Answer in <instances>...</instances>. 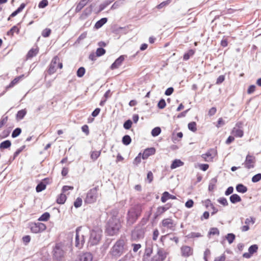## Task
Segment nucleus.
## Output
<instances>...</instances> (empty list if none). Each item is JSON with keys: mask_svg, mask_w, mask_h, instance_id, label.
Returning <instances> with one entry per match:
<instances>
[{"mask_svg": "<svg viewBox=\"0 0 261 261\" xmlns=\"http://www.w3.org/2000/svg\"><path fill=\"white\" fill-rule=\"evenodd\" d=\"M125 244V241L124 239H120L117 241L110 251V254L113 258L117 259L124 253Z\"/></svg>", "mask_w": 261, "mask_h": 261, "instance_id": "nucleus-1", "label": "nucleus"}, {"mask_svg": "<svg viewBox=\"0 0 261 261\" xmlns=\"http://www.w3.org/2000/svg\"><path fill=\"white\" fill-rule=\"evenodd\" d=\"M142 208L141 204H136L133 206L128 211L127 222L129 225L134 223L141 215Z\"/></svg>", "mask_w": 261, "mask_h": 261, "instance_id": "nucleus-2", "label": "nucleus"}, {"mask_svg": "<svg viewBox=\"0 0 261 261\" xmlns=\"http://www.w3.org/2000/svg\"><path fill=\"white\" fill-rule=\"evenodd\" d=\"M89 233V229L82 227H79L76 229L75 246L81 248L85 242V238Z\"/></svg>", "mask_w": 261, "mask_h": 261, "instance_id": "nucleus-3", "label": "nucleus"}, {"mask_svg": "<svg viewBox=\"0 0 261 261\" xmlns=\"http://www.w3.org/2000/svg\"><path fill=\"white\" fill-rule=\"evenodd\" d=\"M121 228V224L119 219L112 217L109 220L106 228V232L110 236L116 234Z\"/></svg>", "mask_w": 261, "mask_h": 261, "instance_id": "nucleus-4", "label": "nucleus"}, {"mask_svg": "<svg viewBox=\"0 0 261 261\" xmlns=\"http://www.w3.org/2000/svg\"><path fill=\"white\" fill-rule=\"evenodd\" d=\"M102 236V231L99 229L92 230L88 242V245L93 246L99 244Z\"/></svg>", "mask_w": 261, "mask_h": 261, "instance_id": "nucleus-5", "label": "nucleus"}, {"mask_svg": "<svg viewBox=\"0 0 261 261\" xmlns=\"http://www.w3.org/2000/svg\"><path fill=\"white\" fill-rule=\"evenodd\" d=\"M98 187H95L90 189L87 193L85 202L89 204L95 202L98 196Z\"/></svg>", "mask_w": 261, "mask_h": 261, "instance_id": "nucleus-6", "label": "nucleus"}, {"mask_svg": "<svg viewBox=\"0 0 261 261\" xmlns=\"http://www.w3.org/2000/svg\"><path fill=\"white\" fill-rule=\"evenodd\" d=\"M57 67L61 69L63 67L62 63L60 62V59L58 56H55L51 60L49 66L48 72L49 74H53L56 71Z\"/></svg>", "mask_w": 261, "mask_h": 261, "instance_id": "nucleus-7", "label": "nucleus"}, {"mask_svg": "<svg viewBox=\"0 0 261 261\" xmlns=\"http://www.w3.org/2000/svg\"><path fill=\"white\" fill-rule=\"evenodd\" d=\"M64 246L60 244H56L54 249V256L57 260H61L64 256Z\"/></svg>", "mask_w": 261, "mask_h": 261, "instance_id": "nucleus-8", "label": "nucleus"}, {"mask_svg": "<svg viewBox=\"0 0 261 261\" xmlns=\"http://www.w3.org/2000/svg\"><path fill=\"white\" fill-rule=\"evenodd\" d=\"M144 230L141 227L137 226L135 227L132 232V239L133 240H136L142 239L144 237Z\"/></svg>", "mask_w": 261, "mask_h": 261, "instance_id": "nucleus-9", "label": "nucleus"}, {"mask_svg": "<svg viewBox=\"0 0 261 261\" xmlns=\"http://www.w3.org/2000/svg\"><path fill=\"white\" fill-rule=\"evenodd\" d=\"M255 163V158L253 155L248 154L247 155L245 161L243 165H244L246 168L250 169L254 168Z\"/></svg>", "mask_w": 261, "mask_h": 261, "instance_id": "nucleus-10", "label": "nucleus"}, {"mask_svg": "<svg viewBox=\"0 0 261 261\" xmlns=\"http://www.w3.org/2000/svg\"><path fill=\"white\" fill-rule=\"evenodd\" d=\"M46 227L42 223L38 222L32 224L31 226V230L33 233H39L45 230Z\"/></svg>", "mask_w": 261, "mask_h": 261, "instance_id": "nucleus-11", "label": "nucleus"}, {"mask_svg": "<svg viewBox=\"0 0 261 261\" xmlns=\"http://www.w3.org/2000/svg\"><path fill=\"white\" fill-rule=\"evenodd\" d=\"M166 257V253L165 251L162 248H159L157 253L152 257L151 261H163Z\"/></svg>", "mask_w": 261, "mask_h": 261, "instance_id": "nucleus-12", "label": "nucleus"}, {"mask_svg": "<svg viewBox=\"0 0 261 261\" xmlns=\"http://www.w3.org/2000/svg\"><path fill=\"white\" fill-rule=\"evenodd\" d=\"M216 151L215 149H210L205 153L202 155V158L206 162H212L216 155Z\"/></svg>", "mask_w": 261, "mask_h": 261, "instance_id": "nucleus-13", "label": "nucleus"}, {"mask_svg": "<svg viewBox=\"0 0 261 261\" xmlns=\"http://www.w3.org/2000/svg\"><path fill=\"white\" fill-rule=\"evenodd\" d=\"M181 255L183 257H187L191 256L193 253V249L188 246H183L180 248Z\"/></svg>", "mask_w": 261, "mask_h": 261, "instance_id": "nucleus-14", "label": "nucleus"}, {"mask_svg": "<svg viewBox=\"0 0 261 261\" xmlns=\"http://www.w3.org/2000/svg\"><path fill=\"white\" fill-rule=\"evenodd\" d=\"M93 255L90 252H85L79 255L76 261H92Z\"/></svg>", "mask_w": 261, "mask_h": 261, "instance_id": "nucleus-15", "label": "nucleus"}, {"mask_svg": "<svg viewBox=\"0 0 261 261\" xmlns=\"http://www.w3.org/2000/svg\"><path fill=\"white\" fill-rule=\"evenodd\" d=\"M258 249V246L257 245H251L248 249V252L244 253L243 254V256L246 258H249L251 255L257 251Z\"/></svg>", "mask_w": 261, "mask_h": 261, "instance_id": "nucleus-16", "label": "nucleus"}, {"mask_svg": "<svg viewBox=\"0 0 261 261\" xmlns=\"http://www.w3.org/2000/svg\"><path fill=\"white\" fill-rule=\"evenodd\" d=\"M162 225L171 230H174V225L173 221L170 218L164 219L162 221Z\"/></svg>", "mask_w": 261, "mask_h": 261, "instance_id": "nucleus-17", "label": "nucleus"}, {"mask_svg": "<svg viewBox=\"0 0 261 261\" xmlns=\"http://www.w3.org/2000/svg\"><path fill=\"white\" fill-rule=\"evenodd\" d=\"M155 152V149L153 147L148 148L146 149L143 154H142V159L145 160L147 159L149 156L153 155Z\"/></svg>", "mask_w": 261, "mask_h": 261, "instance_id": "nucleus-18", "label": "nucleus"}, {"mask_svg": "<svg viewBox=\"0 0 261 261\" xmlns=\"http://www.w3.org/2000/svg\"><path fill=\"white\" fill-rule=\"evenodd\" d=\"M176 199V197L175 196L171 195L168 192H164L162 194V196L161 198V200L163 203L166 202L169 199Z\"/></svg>", "mask_w": 261, "mask_h": 261, "instance_id": "nucleus-19", "label": "nucleus"}, {"mask_svg": "<svg viewBox=\"0 0 261 261\" xmlns=\"http://www.w3.org/2000/svg\"><path fill=\"white\" fill-rule=\"evenodd\" d=\"M124 60V57L123 56H120L118 58H117L115 61L111 65V69L113 70L118 68L122 64V62Z\"/></svg>", "mask_w": 261, "mask_h": 261, "instance_id": "nucleus-20", "label": "nucleus"}, {"mask_svg": "<svg viewBox=\"0 0 261 261\" xmlns=\"http://www.w3.org/2000/svg\"><path fill=\"white\" fill-rule=\"evenodd\" d=\"M204 204L206 208L210 207L213 210V212L211 213L212 215L218 212V209L214 206V204L211 202V201L210 199H206L204 201Z\"/></svg>", "mask_w": 261, "mask_h": 261, "instance_id": "nucleus-21", "label": "nucleus"}, {"mask_svg": "<svg viewBox=\"0 0 261 261\" xmlns=\"http://www.w3.org/2000/svg\"><path fill=\"white\" fill-rule=\"evenodd\" d=\"M91 1V0H81L76 7L75 12H79L88 3Z\"/></svg>", "mask_w": 261, "mask_h": 261, "instance_id": "nucleus-22", "label": "nucleus"}, {"mask_svg": "<svg viewBox=\"0 0 261 261\" xmlns=\"http://www.w3.org/2000/svg\"><path fill=\"white\" fill-rule=\"evenodd\" d=\"M24 77V75H21L15 77L11 82L9 84L8 86L6 87L7 89L11 88L13 87L15 85H16L18 82L21 81Z\"/></svg>", "mask_w": 261, "mask_h": 261, "instance_id": "nucleus-23", "label": "nucleus"}, {"mask_svg": "<svg viewBox=\"0 0 261 261\" xmlns=\"http://www.w3.org/2000/svg\"><path fill=\"white\" fill-rule=\"evenodd\" d=\"M231 134L235 137L238 138H242L244 135V132L243 130L239 128L234 127L231 132Z\"/></svg>", "mask_w": 261, "mask_h": 261, "instance_id": "nucleus-24", "label": "nucleus"}, {"mask_svg": "<svg viewBox=\"0 0 261 261\" xmlns=\"http://www.w3.org/2000/svg\"><path fill=\"white\" fill-rule=\"evenodd\" d=\"M172 204L171 203H167L165 206H159L157 208V213L159 214H162L170 207H171Z\"/></svg>", "mask_w": 261, "mask_h": 261, "instance_id": "nucleus-25", "label": "nucleus"}, {"mask_svg": "<svg viewBox=\"0 0 261 261\" xmlns=\"http://www.w3.org/2000/svg\"><path fill=\"white\" fill-rule=\"evenodd\" d=\"M229 199L230 202L233 204L239 202L242 200L241 197L237 194L231 195Z\"/></svg>", "mask_w": 261, "mask_h": 261, "instance_id": "nucleus-26", "label": "nucleus"}, {"mask_svg": "<svg viewBox=\"0 0 261 261\" xmlns=\"http://www.w3.org/2000/svg\"><path fill=\"white\" fill-rule=\"evenodd\" d=\"M183 165L184 163L180 160L175 159L173 161L170 167L171 169H175L177 167L182 166Z\"/></svg>", "mask_w": 261, "mask_h": 261, "instance_id": "nucleus-27", "label": "nucleus"}, {"mask_svg": "<svg viewBox=\"0 0 261 261\" xmlns=\"http://www.w3.org/2000/svg\"><path fill=\"white\" fill-rule=\"evenodd\" d=\"M101 154V150L92 151L90 152V158L93 161H96Z\"/></svg>", "mask_w": 261, "mask_h": 261, "instance_id": "nucleus-28", "label": "nucleus"}, {"mask_svg": "<svg viewBox=\"0 0 261 261\" xmlns=\"http://www.w3.org/2000/svg\"><path fill=\"white\" fill-rule=\"evenodd\" d=\"M236 190L239 193H245L247 191V188L244 185L240 184L236 186Z\"/></svg>", "mask_w": 261, "mask_h": 261, "instance_id": "nucleus-29", "label": "nucleus"}, {"mask_svg": "<svg viewBox=\"0 0 261 261\" xmlns=\"http://www.w3.org/2000/svg\"><path fill=\"white\" fill-rule=\"evenodd\" d=\"M107 18H102L100 19L99 20L97 21L95 24V28L97 29L100 28L103 24H105L107 22Z\"/></svg>", "mask_w": 261, "mask_h": 261, "instance_id": "nucleus-30", "label": "nucleus"}, {"mask_svg": "<svg viewBox=\"0 0 261 261\" xmlns=\"http://www.w3.org/2000/svg\"><path fill=\"white\" fill-rule=\"evenodd\" d=\"M38 50L37 48H32L29 51L27 55V59L32 58L33 57L36 56V55L38 54Z\"/></svg>", "mask_w": 261, "mask_h": 261, "instance_id": "nucleus-31", "label": "nucleus"}, {"mask_svg": "<svg viewBox=\"0 0 261 261\" xmlns=\"http://www.w3.org/2000/svg\"><path fill=\"white\" fill-rule=\"evenodd\" d=\"M27 114L25 109L19 111L16 114V119L18 120L22 119Z\"/></svg>", "mask_w": 261, "mask_h": 261, "instance_id": "nucleus-32", "label": "nucleus"}, {"mask_svg": "<svg viewBox=\"0 0 261 261\" xmlns=\"http://www.w3.org/2000/svg\"><path fill=\"white\" fill-rule=\"evenodd\" d=\"M217 182V179L216 177L212 178L210 180L209 185H208L209 191H212L214 189Z\"/></svg>", "mask_w": 261, "mask_h": 261, "instance_id": "nucleus-33", "label": "nucleus"}, {"mask_svg": "<svg viewBox=\"0 0 261 261\" xmlns=\"http://www.w3.org/2000/svg\"><path fill=\"white\" fill-rule=\"evenodd\" d=\"M66 200V196L63 193L60 194L57 199V202L59 204H63Z\"/></svg>", "mask_w": 261, "mask_h": 261, "instance_id": "nucleus-34", "label": "nucleus"}, {"mask_svg": "<svg viewBox=\"0 0 261 261\" xmlns=\"http://www.w3.org/2000/svg\"><path fill=\"white\" fill-rule=\"evenodd\" d=\"M195 51L193 49H190L188 51L185 53L183 57V59L187 61L190 59V58L194 55Z\"/></svg>", "mask_w": 261, "mask_h": 261, "instance_id": "nucleus-35", "label": "nucleus"}, {"mask_svg": "<svg viewBox=\"0 0 261 261\" xmlns=\"http://www.w3.org/2000/svg\"><path fill=\"white\" fill-rule=\"evenodd\" d=\"M225 238H226V239L227 240L228 243L229 244H231L234 241V240L236 238V236L233 233H228L226 236Z\"/></svg>", "mask_w": 261, "mask_h": 261, "instance_id": "nucleus-36", "label": "nucleus"}, {"mask_svg": "<svg viewBox=\"0 0 261 261\" xmlns=\"http://www.w3.org/2000/svg\"><path fill=\"white\" fill-rule=\"evenodd\" d=\"M11 143L9 140H6L0 144L1 149H6L10 147Z\"/></svg>", "mask_w": 261, "mask_h": 261, "instance_id": "nucleus-37", "label": "nucleus"}, {"mask_svg": "<svg viewBox=\"0 0 261 261\" xmlns=\"http://www.w3.org/2000/svg\"><path fill=\"white\" fill-rule=\"evenodd\" d=\"M131 141H132L131 138L128 135H125L122 138V143H123V144H124L125 145H129Z\"/></svg>", "mask_w": 261, "mask_h": 261, "instance_id": "nucleus-38", "label": "nucleus"}, {"mask_svg": "<svg viewBox=\"0 0 261 261\" xmlns=\"http://www.w3.org/2000/svg\"><path fill=\"white\" fill-rule=\"evenodd\" d=\"M114 0H108L105 2L103 4H101L99 6V11H101L103 10L106 7H107L109 5H110L111 3H112Z\"/></svg>", "mask_w": 261, "mask_h": 261, "instance_id": "nucleus-39", "label": "nucleus"}, {"mask_svg": "<svg viewBox=\"0 0 261 261\" xmlns=\"http://www.w3.org/2000/svg\"><path fill=\"white\" fill-rule=\"evenodd\" d=\"M161 129L160 127H156L152 130L151 135L153 137H156L158 135H159V134L161 133Z\"/></svg>", "mask_w": 261, "mask_h": 261, "instance_id": "nucleus-40", "label": "nucleus"}, {"mask_svg": "<svg viewBox=\"0 0 261 261\" xmlns=\"http://www.w3.org/2000/svg\"><path fill=\"white\" fill-rule=\"evenodd\" d=\"M188 128L192 131L195 132L197 130L196 123L195 122H191L188 124Z\"/></svg>", "mask_w": 261, "mask_h": 261, "instance_id": "nucleus-41", "label": "nucleus"}, {"mask_svg": "<svg viewBox=\"0 0 261 261\" xmlns=\"http://www.w3.org/2000/svg\"><path fill=\"white\" fill-rule=\"evenodd\" d=\"M49 217V214L47 212H46L41 216V217L38 219V220L42 221H46L48 220Z\"/></svg>", "mask_w": 261, "mask_h": 261, "instance_id": "nucleus-42", "label": "nucleus"}, {"mask_svg": "<svg viewBox=\"0 0 261 261\" xmlns=\"http://www.w3.org/2000/svg\"><path fill=\"white\" fill-rule=\"evenodd\" d=\"M45 188L46 185L41 182L37 186L36 190L37 192H40L44 190Z\"/></svg>", "mask_w": 261, "mask_h": 261, "instance_id": "nucleus-43", "label": "nucleus"}, {"mask_svg": "<svg viewBox=\"0 0 261 261\" xmlns=\"http://www.w3.org/2000/svg\"><path fill=\"white\" fill-rule=\"evenodd\" d=\"M19 29L18 28V27L17 26L15 25V26L13 27L10 29V30L8 32V35L13 36L14 32H16L18 34L19 33Z\"/></svg>", "mask_w": 261, "mask_h": 261, "instance_id": "nucleus-44", "label": "nucleus"}, {"mask_svg": "<svg viewBox=\"0 0 261 261\" xmlns=\"http://www.w3.org/2000/svg\"><path fill=\"white\" fill-rule=\"evenodd\" d=\"M255 223V219L253 217L246 218L245 221V224L249 226L250 225H253Z\"/></svg>", "mask_w": 261, "mask_h": 261, "instance_id": "nucleus-45", "label": "nucleus"}, {"mask_svg": "<svg viewBox=\"0 0 261 261\" xmlns=\"http://www.w3.org/2000/svg\"><path fill=\"white\" fill-rule=\"evenodd\" d=\"M210 235H219V230L216 227H213L210 229L209 232Z\"/></svg>", "mask_w": 261, "mask_h": 261, "instance_id": "nucleus-46", "label": "nucleus"}, {"mask_svg": "<svg viewBox=\"0 0 261 261\" xmlns=\"http://www.w3.org/2000/svg\"><path fill=\"white\" fill-rule=\"evenodd\" d=\"M21 132V129L20 128H16L15 129L12 134V138H16L18 136Z\"/></svg>", "mask_w": 261, "mask_h": 261, "instance_id": "nucleus-47", "label": "nucleus"}, {"mask_svg": "<svg viewBox=\"0 0 261 261\" xmlns=\"http://www.w3.org/2000/svg\"><path fill=\"white\" fill-rule=\"evenodd\" d=\"M106 53V50L102 48H98L96 51L97 57H100Z\"/></svg>", "mask_w": 261, "mask_h": 261, "instance_id": "nucleus-48", "label": "nucleus"}, {"mask_svg": "<svg viewBox=\"0 0 261 261\" xmlns=\"http://www.w3.org/2000/svg\"><path fill=\"white\" fill-rule=\"evenodd\" d=\"M85 73V69L84 67H80L77 71V76L79 77H82Z\"/></svg>", "mask_w": 261, "mask_h": 261, "instance_id": "nucleus-49", "label": "nucleus"}, {"mask_svg": "<svg viewBox=\"0 0 261 261\" xmlns=\"http://www.w3.org/2000/svg\"><path fill=\"white\" fill-rule=\"evenodd\" d=\"M171 3V0H167L164 2H163L161 4H160L159 5L157 6V8L159 9H161L163 8V7L168 5Z\"/></svg>", "mask_w": 261, "mask_h": 261, "instance_id": "nucleus-50", "label": "nucleus"}, {"mask_svg": "<svg viewBox=\"0 0 261 261\" xmlns=\"http://www.w3.org/2000/svg\"><path fill=\"white\" fill-rule=\"evenodd\" d=\"M261 179V173H258L255 175H254L252 177V181L253 182H256L259 181Z\"/></svg>", "mask_w": 261, "mask_h": 261, "instance_id": "nucleus-51", "label": "nucleus"}, {"mask_svg": "<svg viewBox=\"0 0 261 261\" xmlns=\"http://www.w3.org/2000/svg\"><path fill=\"white\" fill-rule=\"evenodd\" d=\"M218 201L224 206H227L228 204L227 199L224 197L220 198L218 199Z\"/></svg>", "mask_w": 261, "mask_h": 261, "instance_id": "nucleus-52", "label": "nucleus"}, {"mask_svg": "<svg viewBox=\"0 0 261 261\" xmlns=\"http://www.w3.org/2000/svg\"><path fill=\"white\" fill-rule=\"evenodd\" d=\"M132 125V121L130 120H127V121H126L124 122V123L123 124V127L126 129H129L131 127Z\"/></svg>", "mask_w": 261, "mask_h": 261, "instance_id": "nucleus-53", "label": "nucleus"}, {"mask_svg": "<svg viewBox=\"0 0 261 261\" xmlns=\"http://www.w3.org/2000/svg\"><path fill=\"white\" fill-rule=\"evenodd\" d=\"M166 102L164 99H161L158 104V107L159 108L161 109H164L166 107Z\"/></svg>", "mask_w": 261, "mask_h": 261, "instance_id": "nucleus-54", "label": "nucleus"}, {"mask_svg": "<svg viewBox=\"0 0 261 261\" xmlns=\"http://www.w3.org/2000/svg\"><path fill=\"white\" fill-rule=\"evenodd\" d=\"M51 33V30L49 29H44L42 32V35L44 37H48Z\"/></svg>", "mask_w": 261, "mask_h": 261, "instance_id": "nucleus-55", "label": "nucleus"}, {"mask_svg": "<svg viewBox=\"0 0 261 261\" xmlns=\"http://www.w3.org/2000/svg\"><path fill=\"white\" fill-rule=\"evenodd\" d=\"M82 199L81 198H77L74 202V206L75 207H79L82 205Z\"/></svg>", "mask_w": 261, "mask_h": 261, "instance_id": "nucleus-56", "label": "nucleus"}, {"mask_svg": "<svg viewBox=\"0 0 261 261\" xmlns=\"http://www.w3.org/2000/svg\"><path fill=\"white\" fill-rule=\"evenodd\" d=\"M48 5L47 0H42L41 1L38 5V7L39 8H44Z\"/></svg>", "mask_w": 261, "mask_h": 261, "instance_id": "nucleus-57", "label": "nucleus"}, {"mask_svg": "<svg viewBox=\"0 0 261 261\" xmlns=\"http://www.w3.org/2000/svg\"><path fill=\"white\" fill-rule=\"evenodd\" d=\"M153 175L151 171H149L147 175V179L149 183H150L153 180Z\"/></svg>", "mask_w": 261, "mask_h": 261, "instance_id": "nucleus-58", "label": "nucleus"}, {"mask_svg": "<svg viewBox=\"0 0 261 261\" xmlns=\"http://www.w3.org/2000/svg\"><path fill=\"white\" fill-rule=\"evenodd\" d=\"M152 253V249L151 248H147L145 251V255L147 257H150Z\"/></svg>", "mask_w": 261, "mask_h": 261, "instance_id": "nucleus-59", "label": "nucleus"}, {"mask_svg": "<svg viewBox=\"0 0 261 261\" xmlns=\"http://www.w3.org/2000/svg\"><path fill=\"white\" fill-rule=\"evenodd\" d=\"M132 246L133 247V251L135 252H137L141 247V245L140 244H133Z\"/></svg>", "mask_w": 261, "mask_h": 261, "instance_id": "nucleus-60", "label": "nucleus"}, {"mask_svg": "<svg viewBox=\"0 0 261 261\" xmlns=\"http://www.w3.org/2000/svg\"><path fill=\"white\" fill-rule=\"evenodd\" d=\"M194 202L192 199L188 200L185 203L187 208H191L193 206Z\"/></svg>", "mask_w": 261, "mask_h": 261, "instance_id": "nucleus-61", "label": "nucleus"}, {"mask_svg": "<svg viewBox=\"0 0 261 261\" xmlns=\"http://www.w3.org/2000/svg\"><path fill=\"white\" fill-rule=\"evenodd\" d=\"M141 153H140L137 156L134 160V163L136 165H138L141 161Z\"/></svg>", "mask_w": 261, "mask_h": 261, "instance_id": "nucleus-62", "label": "nucleus"}, {"mask_svg": "<svg viewBox=\"0 0 261 261\" xmlns=\"http://www.w3.org/2000/svg\"><path fill=\"white\" fill-rule=\"evenodd\" d=\"M233 192V188L232 187H228L225 192V195H229L232 194Z\"/></svg>", "mask_w": 261, "mask_h": 261, "instance_id": "nucleus-63", "label": "nucleus"}, {"mask_svg": "<svg viewBox=\"0 0 261 261\" xmlns=\"http://www.w3.org/2000/svg\"><path fill=\"white\" fill-rule=\"evenodd\" d=\"M225 80V77L224 75H220L217 79L216 84H220L222 83Z\"/></svg>", "mask_w": 261, "mask_h": 261, "instance_id": "nucleus-64", "label": "nucleus"}]
</instances>
